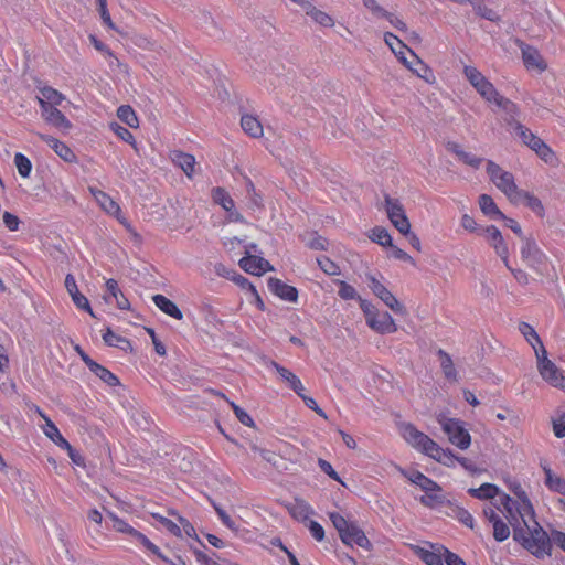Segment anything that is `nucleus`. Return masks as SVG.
Wrapping results in <instances>:
<instances>
[{"instance_id": "f257e3e1", "label": "nucleus", "mask_w": 565, "mask_h": 565, "mask_svg": "<svg viewBox=\"0 0 565 565\" xmlns=\"http://www.w3.org/2000/svg\"><path fill=\"white\" fill-rule=\"evenodd\" d=\"M512 491L516 500L503 494L500 503L513 527V539L536 557H544L550 554L551 539L535 520L533 505L522 487L516 484Z\"/></svg>"}, {"instance_id": "473e14b6", "label": "nucleus", "mask_w": 565, "mask_h": 565, "mask_svg": "<svg viewBox=\"0 0 565 565\" xmlns=\"http://www.w3.org/2000/svg\"><path fill=\"white\" fill-rule=\"evenodd\" d=\"M241 126L243 130L253 138H259L263 136V126L260 121L254 116H242Z\"/></svg>"}, {"instance_id": "8fccbe9b", "label": "nucleus", "mask_w": 565, "mask_h": 565, "mask_svg": "<svg viewBox=\"0 0 565 565\" xmlns=\"http://www.w3.org/2000/svg\"><path fill=\"white\" fill-rule=\"evenodd\" d=\"M369 237L382 246H392V237L383 227H374Z\"/></svg>"}, {"instance_id": "39448f33", "label": "nucleus", "mask_w": 565, "mask_h": 565, "mask_svg": "<svg viewBox=\"0 0 565 565\" xmlns=\"http://www.w3.org/2000/svg\"><path fill=\"white\" fill-rule=\"evenodd\" d=\"M385 210L387 216L394 227L401 234H408L411 230V223L405 214V210L398 200L392 199L388 195L385 196Z\"/></svg>"}, {"instance_id": "e2e57ef3", "label": "nucleus", "mask_w": 565, "mask_h": 565, "mask_svg": "<svg viewBox=\"0 0 565 565\" xmlns=\"http://www.w3.org/2000/svg\"><path fill=\"white\" fill-rule=\"evenodd\" d=\"M260 457L276 469L281 468L284 463V460L279 455L268 449L262 450Z\"/></svg>"}, {"instance_id": "7ed1b4c3", "label": "nucleus", "mask_w": 565, "mask_h": 565, "mask_svg": "<svg viewBox=\"0 0 565 565\" xmlns=\"http://www.w3.org/2000/svg\"><path fill=\"white\" fill-rule=\"evenodd\" d=\"M444 433L448 436V440L460 449H467L471 444V436L465 428L463 422L457 418H448L444 414L437 416Z\"/></svg>"}, {"instance_id": "412c9836", "label": "nucleus", "mask_w": 565, "mask_h": 565, "mask_svg": "<svg viewBox=\"0 0 565 565\" xmlns=\"http://www.w3.org/2000/svg\"><path fill=\"white\" fill-rule=\"evenodd\" d=\"M448 151L455 153L458 159L465 164L478 169L483 161L482 158H479L471 152H467L462 149V147L457 142H448L446 145Z\"/></svg>"}, {"instance_id": "13d9d810", "label": "nucleus", "mask_w": 565, "mask_h": 565, "mask_svg": "<svg viewBox=\"0 0 565 565\" xmlns=\"http://www.w3.org/2000/svg\"><path fill=\"white\" fill-rule=\"evenodd\" d=\"M552 426L557 438L565 437V411L557 412V415L552 418Z\"/></svg>"}, {"instance_id": "ddd939ff", "label": "nucleus", "mask_w": 565, "mask_h": 565, "mask_svg": "<svg viewBox=\"0 0 565 565\" xmlns=\"http://www.w3.org/2000/svg\"><path fill=\"white\" fill-rule=\"evenodd\" d=\"M36 136L41 140H43L45 143H47V146L51 147L54 150V152L65 162H75L76 161V154L64 142L60 141L58 139H56L52 136L44 135L41 132H36Z\"/></svg>"}, {"instance_id": "37998d69", "label": "nucleus", "mask_w": 565, "mask_h": 565, "mask_svg": "<svg viewBox=\"0 0 565 565\" xmlns=\"http://www.w3.org/2000/svg\"><path fill=\"white\" fill-rule=\"evenodd\" d=\"M302 241L306 246L313 250H327L329 242L323 236L319 235L317 232H311L308 236H303Z\"/></svg>"}, {"instance_id": "423d86ee", "label": "nucleus", "mask_w": 565, "mask_h": 565, "mask_svg": "<svg viewBox=\"0 0 565 565\" xmlns=\"http://www.w3.org/2000/svg\"><path fill=\"white\" fill-rule=\"evenodd\" d=\"M401 429L404 439L425 455H428L436 444L426 434L419 431L413 424H404Z\"/></svg>"}, {"instance_id": "2eb2a0df", "label": "nucleus", "mask_w": 565, "mask_h": 565, "mask_svg": "<svg viewBox=\"0 0 565 565\" xmlns=\"http://www.w3.org/2000/svg\"><path fill=\"white\" fill-rule=\"evenodd\" d=\"M521 256L532 267L541 264L544 258L535 242L530 237H522Z\"/></svg>"}, {"instance_id": "bf43d9fd", "label": "nucleus", "mask_w": 565, "mask_h": 565, "mask_svg": "<svg viewBox=\"0 0 565 565\" xmlns=\"http://www.w3.org/2000/svg\"><path fill=\"white\" fill-rule=\"evenodd\" d=\"M230 405L236 415L237 419L245 426L248 427H255V423L253 418L245 412L243 408H241L238 405H236L234 402H230Z\"/></svg>"}, {"instance_id": "4c0bfd02", "label": "nucleus", "mask_w": 565, "mask_h": 565, "mask_svg": "<svg viewBox=\"0 0 565 565\" xmlns=\"http://www.w3.org/2000/svg\"><path fill=\"white\" fill-rule=\"evenodd\" d=\"M88 369L109 386H117L120 384L118 377L115 374H113L109 370L98 364L97 362H94V364Z\"/></svg>"}, {"instance_id": "0e129e2a", "label": "nucleus", "mask_w": 565, "mask_h": 565, "mask_svg": "<svg viewBox=\"0 0 565 565\" xmlns=\"http://www.w3.org/2000/svg\"><path fill=\"white\" fill-rule=\"evenodd\" d=\"M97 4H98V12L100 14V18L103 20V22L109 28V29H113V30H117V28L115 26L111 18H110V14L108 12V9H107V1L106 0H96Z\"/></svg>"}, {"instance_id": "20e7f679", "label": "nucleus", "mask_w": 565, "mask_h": 565, "mask_svg": "<svg viewBox=\"0 0 565 565\" xmlns=\"http://www.w3.org/2000/svg\"><path fill=\"white\" fill-rule=\"evenodd\" d=\"M463 73L469 83L489 103L499 94L494 86L475 67L465 66Z\"/></svg>"}, {"instance_id": "c756f323", "label": "nucleus", "mask_w": 565, "mask_h": 565, "mask_svg": "<svg viewBox=\"0 0 565 565\" xmlns=\"http://www.w3.org/2000/svg\"><path fill=\"white\" fill-rule=\"evenodd\" d=\"M530 148L546 163L553 164L556 161L554 152L541 138H532Z\"/></svg>"}, {"instance_id": "c03bdc74", "label": "nucleus", "mask_w": 565, "mask_h": 565, "mask_svg": "<svg viewBox=\"0 0 565 565\" xmlns=\"http://www.w3.org/2000/svg\"><path fill=\"white\" fill-rule=\"evenodd\" d=\"M212 198L214 202L220 204L225 211L230 212L234 209V201L223 188L213 189Z\"/></svg>"}, {"instance_id": "a211bd4d", "label": "nucleus", "mask_w": 565, "mask_h": 565, "mask_svg": "<svg viewBox=\"0 0 565 565\" xmlns=\"http://www.w3.org/2000/svg\"><path fill=\"white\" fill-rule=\"evenodd\" d=\"M171 161L178 166L188 178H192L195 170V158L190 153L182 152L180 150H173L170 152Z\"/></svg>"}, {"instance_id": "09e8293b", "label": "nucleus", "mask_w": 565, "mask_h": 565, "mask_svg": "<svg viewBox=\"0 0 565 565\" xmlns=\"http://www.w3.org/2000/svg\"><path fill=\"white\" fill-rule=\"evenodd\" d=\"M520 332L524 335L526 341L532 345L533 349L542 343L536 331L526 322H521L519 326Z\"/></svg>"}, {"instance_id": "3c124183", "label": "nucleus", "mask_w": 565, "mask_h": 565, "mask_svg": "<svg viewBox=\"0 0 565 565\" xmlns=\"http://www.w3.org/2000/svg\"><path fill=\"white\" fill-rule=\"evenodd\" d=\"M317 263L321 270L329 276H337L341 273L340 267L326 256L318 257Z\"/></svg>"}, {"instance_id": "a878e982", "label": "nucleus", "mask_w": 565, "mask_h": 565, "mask_svg": "<svg viewBox=\"0 0 565 565\" xmlns=\"http://www.w3.org/2000/svg\"><path fill=\"white\" fill-rule=\"evenodd\" d=\"M494 185L502 191L511 202L520 191L514 182L512 173L508 171L498 181H495Z\"/></svg>"}, {"instance_id": "c85d7f7f", "label": "nucleus", "mask_w": 565, "mask_h": 565, "mask_svg": "<svg viewBox=\"0 0 565 565\" xmlns=\"http://www.w3.org/2000/svg\"><path fill=\"white\" fill-rule=\"evenodd\" d=\"M437 355L440 360V367L443 370L445 377L451 382H457V371L455 369L451 356L443 349H439L437 351Z\"/></svg>"}, {"instance_id": "ea45409f", "label": "nucleus", "mask_w": 565, "mask_h": 565, "mask_svg": "<svg viewBox=\"0 0 565 565\" xmlns=\"http://www.w3.org/2000/svg\"><path fill=\"white\" fill-rule=\"evenodd\" d=\"M449 516L457 519L459 522L465 524L466 526L472 529L473 527V518L472 515L462 507H459L454 503H449V511L447 512Z\"/></svg>"}, {"instance_id": "f704fd0d", "label": "nucleus", "mask_w": 565, "mask_h": 565, "mask_svg": "<svg viewBox=\"0 0 565 565\" xmlns=\"http://www.w3.org/2000/svg\"><path fill=\"white\" fill-rule=\"evenodd\" d=\"M130 539L132 541L139 543L140 545H142L145 548L150 551L152 554L157 555L163 562H169V558L160 552L159 547L157 545H154L145 534H142L138 530L135 529L134 532H131Z\"/></svg>"}, {"instance_id": "864d4df0", "label": "nucleus", "mask_w": 565, "mask_h": 565, "mask_svg": "<svg viewBox=\"0 0 565 565\" xmlns=\"http://www.w3.org/2000/svg\"><path fill=\"white\" fill-rule=\"evenodd\" d=\"M108 516L113 521V527L115 529V531L126 534L130 537L131 532H134L135 527L129 525L126 521H124L113 512H108Z\"/></svg>"}, {"instance_id": "bb28decb", "label": "nucleus", "mask_w": 565, "mask_h": 565, "mask_svg": "<svg viewBox=\"0 0 565 565\" xmlns=\"http://www.w3.org/2000/svg\"><path fill=\"white\" fill-rule=\"evenodd\" d=\"M479 206L483 214L492 220L505 218V215L498 209L493 199L488 194L479 196Z\"/></svg>"}, {"instance_id": "72a5a7b5", "label": "nucleus", "mask_w": 565, "mask_h": 565, "mask_svg": "<svg viewBox=\"0 0 565 565\" xmlns=\"http://www.w3.org/2000/svg\"><path fill=\"white\" fill-rule=\"evenodd\" d=\"M41 96H38V102L40 106L42 103L49 106H57L64 100V96L52 87H43L40 89Z\"/></svg>"}, {"instance_id": "e433bc0d", "label": "nucleus", "mask_w": 565, "mask_h": 565, "mask_svg": "<svg viewBox=\"0 0 565 565\" xmlns=\"http://www.w3.org/2000/svg\"><path fill=\"white\" fill-rule=\"evenodd\" d=\"M544 473L545 484L547 488L554 492L565 495V479L554 475L547 467H544Z\"/></svg>"}, {"instance_id": "6e6d98bb", "label": "nucleus", "mask_w": 565, "mask_h": 565, "mask_svg": "<svg viewBox=\"0 0 565 565\" xmlns=\"http://www.w3.org/2000/svg\"><path fill=\"white\" fill-rule=\"evenodd\" d=\"M152 518H154L157 521H159L170 533L173 535L181 537L182 536V530L181 526L178 525L172 520L159 514V513H152Z\"/></svg>"}, {"instance_id": "0eeeda50", "label": "nucleus", "mask_w": 565, "mask_h": 565, "mask_svg": "<svg viewBox=\"0 0 565 565\" xmlns=\"http://www.w3.org/2000/svg\"><path fill=\"white\" fill-rule=\"evenodd\" d=\"M369 287L373 294L379 297L391 310L399 315H406L405 307L396 299V297L374 276L369 275Z\"/></svg>"}, {"instance_id": "a18cd8bd", "label": "nucleus", "mask_w": 565, "mask_h": 565, "mask_svg": "<svg viewBox=\"0 0 565 565\" xmlns=\"http://www.w3.org/2000/svg\"><path fill=\"white\" fill-rule=\"evenodd\" d=\"M495 105H498L500 108H502L510 117L511 120H509V124L514 126V115L518 113L516 105L511 102L510 99L501 96L500 94L497 95V97L492 100Z\"/></svg>"}, {"instance_id": "1a4fd4ad", "label": "nucleus", "mask_w": 565, "mask_h": 565, "mask_svg": "<svg viewBox=\"0 0 565 565\" xmlns=\"http://www.w3.org/2000/svg\"><path fill=\"white\" fill-rule=\"evenodd\" d=\"M239 266L246 273L256 276H260L266 271L274 270L268 260L259 256L250 255L249 250H246V256L239 260Z\"/></svg>"}, {"instance_id": "b1692460", "label": "nucleus", "mask_w": 565, "mask_h": 565, "mask_svg": "<svg viewBox=\"0 0 565 565\" xmlns=\"http://www.w3.org/2000/svg\"><path fill=\"white\" fill-rule=\"evenodd\" d=\"M152 300L154 302V305L161 310L163 311L166 315L177 319V320H182L183 319V313L182 311L178 308V306L171 301L170 299H168L167 297H164L163 295H154L152 297Z\"/></svg>"}, {"instance_id": "2f4dec72", "label": "nucleus", "mask_w": 565, "mask_h": 565, "mask_svg": "<svg viewBox=\"0 0 565 565\" xmlns=\"http://www.w3.org/2000/svg\"><path fill=\"white\" fill-rule=\"evenodd\" d=\"M522 57L527 68H536L543 71L546 67L543 64L540 53L531 46L522 47Z\"/></svg>"}, {"instance_id": "f8f14e48", "label": "nucleus", "mask_w": 565, "mask_h": 565, "mask_svg": "<svg viewBox=\"0 0 565 565\" xmlns=\"http://www.w3.org/2000/svg\"><path fill=\"white\" fill-rule=\"evenodd\" d=\"M484 232L495 253L501 257L504 265L511 269L509 266V249L501 232L493 225L488 226Z\"/></svg>"}, {"instance_id": "4be33fe9", "label": "nucleus", "mask_w": 565, "mask_h": 565, "mask_svg": "<svg viewBox=\"0 0 565 565\" xmlns=\"http://www.w3.org/2000/svg\"><path fill=\"white\" fill-rule=\"evenodd\" d=\"M287 509L291 516L300 522L308 521L310 515L313 514L312 508L302 499H295L292 503L287 505Z\"/></svg>"}, {"instance_id": "a19ab883", "label": "nucleus", "mask_w": 565, "mask_h": 565, "mask_svg": "<svg viewBox=\"0 0 565 565\" xmlns=\"http://www.w3.org/2000/svg\"><path fill=\"white\" fill-rule=\"evenodd\" d=\"M105 343L109 347L120 348L124 351L131 350V343L124 337L115 334L110 328L106 329L103 335Z\"/></svg>"}, {"instance_id": "f03ea898", "label": "nucleus", "mask_w": 565, "mask_h": 565, "mask_svg": "<svg viewBox=\"0 0 565 565\" xmlns=\"http://www.w3.org/2000/svg\"><path fill=\"white\" fill-rule=\"evenodd\" d=\"M329 519L338 531L343 544L348 546H353L355 544L366 551L372 548V543L366 537L364 531L355 522L347 520L338 512H330Z\"/></svg>"}, {"instance_id": "680f3d73", "label": "nucleus", "mask_w": 565, "mask_h": 565, "mask_svg": "<svg viewBox=\"0 0 565 565\" xmlns=\"http://www.w3.org/2000/svg\"><path fill=\"white\" fill-rule=\"evenodd\" d=\"M513 129L522 139V141L529 147L532 143V138H537V136H535L531 130H529L526 127H524L518 121L514 122Z\"/></svg>"}, {"instance_id": "cd10ccee", "label": "nucleus", "mask_w": 565, "mask_h": 565, "mask_svg": "<svg viewBox=\"0 0 565 565\" xmlns=\"http://www.w3.org/2000/svg\"><path fill=\"white\" fill-rule=\"evenodd\" d=\"M408 479L411 482L418 486L426 493L441 491V488L439 487V484H437L434 480L426 477L425 475H423L419 471H414L412 475L408 476Z\"/></svg>"}, {"instance_id": "7c9ffc66", "label": "nucleus", "mask_w": 565, "mask_h": 565, "mask_svg": "<svg viewBox=\"0 0 565 565\" xmlns=\"http://www.w3.org/2000/svg\"><path fill=\"white\" fill-rule=\"evenodd\" d=\"M427 456L448 467L457 461V456L450 449H443L437 443Z\"/></svg>"}, {"instance_id": "052dcab7", "label": "nucleus", "mask_w": 565, "mask_h": 565, "mask_svg": "<svg viewBox=\"0 0 565 565\" xmlns=\"http://www.w3.org/2000/svg\"><path fill=\"white\" fill-rule=\"evenodd\" d=\"M334 282L337 285H339V287H340L339 296L342 299L351 300V299H355L358 297V294H356L355 289L351 285L347 284L343 280H335Z\"/></svg>"}, {"instance_id": "c9c22d12", "label": "nucleus", "mask_w": 565, "mask_h": 565, "mask_svg": "<svg viewBox=\"0 0 565 565\" xmlns=\"http://www.w3.org/2000/svg\"><path fill=\"white\" fill-rule=\"evenodd\" d=\"M44 434L62 448H70V443L62 436L56 425L50 419L45 418Z\"/></svg>"}, {"instance_id": "49530a36", "label": "nucleus", "mask_w": 565, "mask_h": 565, "mask_svg": "<svg viewBox=\"0 0 565 565\" xmlns=\"http://www.w3.org/2000/svg\"><path fill=\"white\" fill-rule=\"evenodd\" d=\"M118 118L131 128L138 127V118L129 105H122L117 109Z\"/></svg>"}, {"instance_id": "9d476101", "label": "nucleus", "mask_w": 565, "mask_h": 565, "mask_svg": "<svg viewBox=\"0 0 565 565\" xmlns=\"http://www.w3.org/2000/svg\"><path fill=\"white\" fill-rule=\"evenodd\" d=\"M65 288L71 296L74 305L86 312H88L92 317H95V313L90 307V303L88 299L82 295L78 290L77 284L75 281V278L72 274H67L65 277Z\"/></svg>"}, {"instance_id": "58836bf2", "label": "nucleus", "mask_w": 565, "mask_h": 565, "mask_svg": "<svg viewBox=\"0 0 565 565\" xmlns=\"http://www.w3.org/2000/svg\"><path fill=\"white\" fill-rule=\"evenodd\" d=\"M468 493L477 499H493L499 494V488L492 483H483L479 488H470Z\"/></svg>"}, {"instance_id": "338daca9", "label": "nucleus", "mask_w": 565, "mask_h": 565, "mask_svg": "<svg viewBox=\"0 0 565 565\" xmlns=\"http://www.w3.org/2000/svg\"><path fill=\"white\" fill-rule=\"evenodd\" d=\"M420 502L426 507H434L444 502V497L439 492H428L420 498Z\"/></svg>"}, {"instance_id": "de8ad7c7", "label": "nucleus", "mask_w": 565, "mask_h": 565, "mask_svg": "<svg viewBox=\"0 0 565 565\" xmlns=\"http://www.w3.org/2000/svg\"><path fill=\"white\" fill-rule=\"evenodd\" d=\"M384 41L399 60L402 56H405L404 50L407 49V46L396 35L386 32L384 34Z\"/></svg>"}, {"instance_id": "4468645a", "label": "nucleus", "mask_w": 565, "mask_h": 565, "mask_svg": "<svg viewBox=\"0 0 565 565\" xmlns=\"http://www.w3.org/2000/svg\"><path fill=\"white\" fill-rule=\"evenodd\" d=\"M407 51L412 57V61H408L406 56H402L401 61L403 64L418 77L425 79L426 82H430L434 78L433 71L422 60H419L413 51L409 49H407Z\"/></svg>"}, {"instance_id": "393cba45", "label": "nucleus", "mask_w": 565, "mask_h": 565, "mask_svg": "<svg viewBox=\"0 0 565 565\" xmlns=\"http://www.w3.org/2000/svg\"><path fill=\"white\" fill-rule=\"evenodd\" d=\"M512 203L520 204L523 203L526 206H529L533 212H535L537 215L542 216L544 212L543 204L541 200L533 194L525 192L523 190H520L515 198L512 200Z\"/></svg>"}, {"instance_id": "4d7b16f0", "label": "nucleus", "mask_w": 565, "mask_h": 565, "mask_svg": "<svg viewBox=\"0 0 565 565\" xmlns=\"http://www.w3.org/2000/svg\"><path fill=\"white\" fill-rule=\"evenodd\" d=\"M493 525V537L498 542H503L510 536V527L507 523L500 520H495Z\"/></svg>"}, {"instance_id": "5701e85b", "label": "nucleus", "mask_w": 565, "mask_h": 565, "mask_svg": "<svg viewBox=\"0 0 565 565\" xmlns=\"http://www.w3.org/2000/svg\"><path fill=\"white\" fill-rule=\"evenodd\" d=\"M99 206L110 215L119 217L120 206L104 191L90 189Z\"/></svg>"}, {"instance_id": "9b49d317", "label": "nucleus", "mask_w": 565, "mask_h": 565, "mask_svg": "<svg viewBox=\"0 0 565 565\" xmlns=\"http://www.w3.org/2000/svg\"><path fill=\"white\" fill-rule=\"evenodd\" d=\"M367 326L380 334L394 333L397 330L394 319L386 311L380 312L377 310L375 315L372 316V319H370Z\"/></svg>"}, {"instance_id": "f3484780", "label": "nucleus", "mask_w": 565, "mask_h": 565, "mask_svg": "<svg viewBox=\"0 0 565 565\" xmlns=\"http://www.w3.org/2000/svg\"><path fill=\"white\" fill-rule=\"evenodd\" d=\"M268 288L273 294H275L282 300L294 302L298 298L297 289L292 286H289V285L282 282L278 278H274V277L269 278L268 279Z\"/></svg>"}, {"instance_id": "774afa93", "label": "nucleus", "mask_w": 565, "mask_h": 565, "mask_svg": "<svg viewBox=\"0 0 565 565\" xmlns=\"http://www.w3.org/2000/svg\"><path fill=\"white\" fill-rule=\"evenodd\" d=\"M487 172L490 177V180L495 184V181H498L507 171H504L500 166H498L493 161H488Z\"/></svg>"}, {"instance_id": "5fc2aeb1", "label": "nucleus", "mask_w": 565, "mask_h": 565, "mask_svg": "<svg viewBox=\"0 0 565 565\" xmlns=\"http://www.w3.org/2000/svg\"><path fill=\"white\" fill-rule=\"evenodd\" d=\"M14 163L21 177L28 178L30 175L32 163L24 154L17 153L14 156Z\"/></svg>"}, {"instance_id": "6e6552de", "label": "nucleus", "mask_w": 565, "mask_h": 565, "mask_svg": "<svg viewBox=\"0 0 565 565\" xmlns=\"http://www.w3.org/2000/svg\"><path fill=\"white\" fill-rule=\"evenodd\" d=\"M41 115L43 119L51 126L66 132L72 128L71 121L64 114L56 108V106H49L42 103Z\"/></svg>"}, {"instance_id": "603ef678", "label": "nucleus", "mask_w": 565, "mask_h": 565, "mask_svg": "<svg viewBox=\"0 0 565 565\" xmlns=\"http://www.w3.org/2000/svg\"><path fill=\"white\" fill-rule=\"evenodd\" d=\"M417 555L427 565H444L441 556L435 552L417 547Z\"/></svg>"}, {"instance_id": "aec40b11", "label": "nucleus", "mask_w": 565, "mask_h": 565, "mask_svg": "<svg viewBox=\"0 0 565 565\" xmlns=\"http://www.w3.org/2000/svg\"><path fill=\"white\" fill-rule=\"evenodd\" d=\"M270 364L273 365V367H275V370L277 371V373L279 374L280 379L298 395V396H302V392H303V385L301 383V381L299 380V377L294 374L291 371H289L288 369H286L285 366L276 363L275 361H271Z\"/></svg>"}, {"instance_id": "dca6fc26", "label": "nucleus", "mask_w": 565, "mask_h": 565, "mask_svg": "<svg viewBox=\"0 0 565 565\" xmlns=\"http://www.w3.org/2000/svg\"><path fill=\"white\" fill-rule=\"evenodd\" d=\"M540 370L541 376L552 386L565 391V376L554 362H546Z\"/></svg>"}, {"instance_id": "6ab92c4d", "label": "nucleus", "mask_w": 565, "mask_h": 565, "mask_svg": "<svg viewBox=\"0 0 565 565\" xmlns=\"http://www.w3.org/2000/svg\"><path fill=\"white\" fill-rule=\"evenodd\" d=\"M300 6L305 10L306 14L319 25L324 28H331L334 25L332 17L327 12L317 9L311 0H305Z\"/></svg>"}, {"instance_id": "79ce46f5", "label": "nucleus", "mask_w": 565, "mask_h": 565, "mask_svg": "<svg viewBox=\"0 0 565 565\" xmlns=\"http://www.w3.org/2000/svg\"><path fill=\"white\" fill-rule=\"evenodd\" d=\"M470 4L473 7L475 12L481 18L491 22H498L500 20V15L484 4V0H470Z\"/></svg>"}, {"instance_id": "69168bd1", "label": "nucleus", "mask_w": 565, "mask_h": 565, "mask_svg": "<svg viewBox=\"0 0 565 565\" xmlns=\"http://www.w3.org/2000/svg\"><path fill=\"white\" fill-rule=\"evenodd\" d=\"M111 130L124 141L135 145V138L132 134L125 127L120 126L117 122L110 125Z\"/></svg>"}]
</instances>
